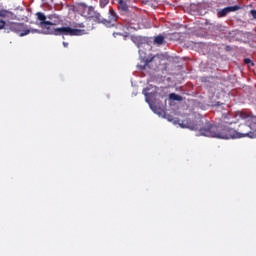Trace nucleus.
<instances>
[{"mask_svg": "<svg viewBox=\"0 0 256 256\" xmlns=\"http://www.w3.org/2000/svg\"><path fill=\"white\" fill-rule=\"evenodd\" d=\"M163 43H165V37H163L162 35H158L154 38L155 45H163Z\"/></svg>", "mask_w": 256, "mask_h": 256, "instance_id": "nucleus-8", "label": "nucleus"}, {"mask_svg": "<svg viewBox=\"0 0 256 256\" xmlns=\"http://www.w3.org/2000/svg\"><path fill=\"white\" fill-rule=\"evenodd\" d=\"M48 35H69L70 37H81V35H87V31L85 29H75L71 27L50 28Z\"/></svg>", "mask_w": 256, "mask_h": 256, "instance_id": "nucleus-4", "label": "nucleus"}, {"mask_svg": "<svg viewBox=\"0 0 256 256\" xmlns=\"http://www.w3.org/2000/svg\"><path fill=\"white\" fill-rule=\"evenodd\" d=\"M170 99L172 101H183V97H181V95H177L175 93L170 94Z\"/></svg>", "mask_w": 256, "mask_h": 256, "instance_id": "nucleus-10", "label": "nucleus"}, {"mask_svg": "<svg viewBox=\"0 0 256 256\" xmlns=\"http://www.w3.org/2000/svg\"><path fill=\"white\" fill-rule=\"evenodd\" d=\"M145 97H146V102L150 105L151 107V94L148 93H144Z\"/></svg>", "mask_w": 256, "mask_h": 256, "instance_id": "nucleus-15", "label": "nucleus"}, {"mask_svg": "<svg viewBox=\"0 0 256 256\" xmlns=\"http://www.w3.org/2000/svg\"><path fill=\"white\" fill-rule=\"evenodd\" d=\"M87 9H88V17H90V19H93V21H95L96 23H103L104 25H107V23H115V21L119 19V17L117 16V13L113 8H110L109 10V15H110L109 21L103 19V17H101V14L95 11L94 7H88Z\"/></svg>", "mask_w": 256, "mask_h": 256, "instance_id": "nucleus-3", "label": "nucleus"}, {"mask_svg": "<svg viewBox=\"0 0 256 256\" xmlns=\"http://www.w3.org/2000/svg\"><path fill=\"white\" fill-rule=\"evenodd\" d=\"M0 17H3L4 19L7 17H13L12 12H10L9 10H0Z\"/></svg>", "mask_w": 256, "mask_h": 256, "instance_id": "nucleus-9", "label": "nucleus"}, {"mask_svg": "<svg viewBox=\"0 0 256 256\" xmlns=\"http://www.w3.org/2000/svg\"><path fill=\"white\" fill-rule=\"evenodd\" d=\"M132 41L135 43V45H137V47H141V42L143 39L141 37H132Z\"/></svg>", "mask_w": 256, "mask_h": 256, "instance_id": "nucleus-11", "label": "nucleus"}, {"mask_svg": "<svg viewBox=\"0 0 256 256\" xmlns=\"http://www.w3.org/2000/svg\"><path fill=\"white\" fill-rule=\"evenodd\" d=\"M233 11H239V6H228L226 8H223L222 10H219L217 13V17H226L228 13H232Z\"/></svg>", "mask_w": 256, "mask_h": 256, "instance_id": "nucleus-6", "label": "nucleus"}, {"mask_svg": "<svg viewBox=\"0 0 256 256\" xmlns=\"http://www.w3.org/2000/svg\"><path fill=\"white\" fill-rule=\"evenodd\" d=\"M36 17L38 21H40V27H42V29H45L46 33H49V31H51V27L49 26L59 25V22L47 21V16H45L43 12H37Z\"/></svg>", "mask_w": 256, "mask_h": 256, "instance_id": "nucleus-5", "label": "nucleus"}, {"mask_svg": "<svg viewBox=\"0 0 256 256\" xmlns=\"http://www.w3.org/2000/svg\"><path fill=\"white\" fill-rule=\"evenodd\" d=\"M74 29H85V24L84 23H76L74 24Z\"/></svg>", "mask_w": 256, "mask_h": 256, "instance_id": "nucleus-14", "label": "nucleus"}, {"mask_svg": "<svg viewBox=\"0 0 256 256\" xmlns=\"http://www.w3.org/2000/svg\"><path fill=\"white\" fill-rule=\"evenodd\" d=\"M153 59H154V57L146 59L145 65L144 66H140V68L141 69H145V66L149 65V63H151L153 61Z\"/></svg>", "mask_w": 256, "mask_h": 256, "instance_id": "nucleus-16", "label": "nucleus"}, {"mask_svg": "<svg viewBox=\"0 0 256 256\" xmlns=\"http://www.w3.org/2000/svg\"><path fill=\"white\" fill-rule=\"evenodd\" d=\"M250 15H252L253 19H256V10H251Z\"/></svg>", "mask_w": 256, "mask_h": 256, "instance_id": "nucleus-18", "label": "nucleus"}, {"mask_svg": "<svg viewBox=\"0 0 256 256\" xmlns=\"http://www.w3.org/2000/svg\"><path fill=\"white\" fill-rule=\"evenodd\" d=\"M244 63L246 64V65H254L253 64V61H251V59H249V58H246V59H244Z\"/></svg>", "mask_w": 256, "mask_h": 256, "instance_id": "nucleus-17", "label": "nucleus"}, {"mask_svg": "<svg viewBox=\"0 0 256 256\" xmlns=\"http://www.w3.org/2000/svg\"><path fill=\"white\" fill-rule=\"evenodd\" d=\"M1 29L17 33L19 37H25V35H29V33H41L39 29L29 28L25 23L5 22V20L2 19H0V30Z\"/></svg>", "mask_w": 256, "mask_h": 256, "instance_id": "nucleus-2", "label": "nucleus"}, {"mask_svg": "<svg viewBox=\"0 0 256 256\" xmlns=\"http://www.w3.org/2000/svg\"><path fill=\"white\" fill-rule=\"evenodd\" d=\"M99 3H100V7L102 9H105V7H107V5H109V0H100Z\"/></svg>", "mask_w": 256, "mask_h": 256, "instance_id": "nucleus-13", "label": "nucleus"}, {"mask_svg": "<svg viewBox=\"0 0 256 256\" xmlns=\"http://www.w3.org/2000/svg\"><path fill=\"white\" fill-rule=\"evenodd\" d=\"M239 117L244 120L238 126V130L229 126H215L209 120L200 119L196 122L186 121L180 124L183 129H191V131H199L203 137H212L214 139H243L249 137L256 138V117L249 116L245 112H239Z\"/></svg>", "mask_w": 256, "mask_h": 256, "instance_id": "nucleus-1", "label": "nucleus"}, {"mask_svg": "<svg viewBox=\"0 0 256 256\" xmlns=\"http://www.w3.org/2000/svg\"><path fill=\"white\" fill-rule=\"evenodd\" d=\"M113 37H129L127 32H114Z\"/></svg>", "mask_w": 256, "mask_h": 256, "instance_id": "nucleus-12", "label": "nucleus"}, {"mask_svg": "<svg viewBox=\"0 0 256 256\" xmlns=\"http://www.w3.org/2000/svg\"><path fill=\"white\" fill-rule=\"evenodd\" d=\"M63 47H69V43L68 42H63Z\"/></svg>", "mask_w": 256, "mask_h": 256, "instance_id": "nucleus-19", "label": "nucleus"}, {"mask_svg": "<svg viewBox=\"0 0 256 256\" xmlns=\"http://www.w3.org/2000/svg\"><path fill=\"white\" fill-rule=\"evenodd\" d=\"M118 9H120V11L127 12L129 11V5H127V2H125L124 0H119Z\"/></svg>", "mask_w": 256, "mask_h": 256, "instance_id": "nucleus-7", "label": "nucleus"}]
</instances>
